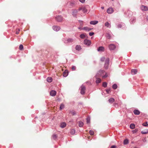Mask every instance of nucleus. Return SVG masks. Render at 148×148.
I'll return each mask as SVG.
<instances>
[{
    "label": "nucleus",
    "instance_id": "36",
    "mask_svg": "<svg viewBox=\"0 0 148 148\" xmlns=\"http://www.w3.org/2000/svg\"><path fill=\"white\" fill-rule=\"evenodd\" d=\"M87 123L88 124H89L90 123V119L89 117H88L87 119Z\"/></svg>",
    "mask_w": 148,
    "mask_h": 148
},
{
    "label": "nucleus",
    "instance_id": "20",
    "mask_svg": "<svg viewBox=\"0 0 148 148\" xmlns=\"http://www.w3.org/2000/svg\"><path fill=\"white\" fill-rule=\"evenodd\" d=\"M141 133L143 134H146L148 133V130L146 129L142 131Z\"/></svg>",
    "mask_w": 148,
    "mask_h": 148
},
{
    "label": "nucleus",
    "instance_id": "1",
    "mask_svg": "<svg viewBox=\"0 0 148 148\" xmlns=\"http://www.w3.org/2000/svg\"><path fill=\"white\" fill-rule=\"evenodd\" d=\"M105 71L103 70H100L97 73L96 75H95V77H100L102 76L105 73Z\"/></svg>",
    "mask_w": 148,
    "mask_h": 148
},
{
    "label": "nucleus",
    "instance_id": "13",
    "mask_svg": "<svg viewBox=\"0 0 148 148\" xmlns=\"http://www.w3.org/2000/svg\"><path fill=\"white\" fill-rule=\"evenodd\" d=\"M133 112L134 114L135 115H139L140 113V112L138 110H134Z\"/></svg>",
    "mask_w": 148,
    "mask_h": 148
},
{
    "label": "nucleus",
    "instance_id": "51",
    "mask_svg": "<svg viewBox=\"0 0 148 148\" xmlns=\"http://www.w3.org/2000/svg\"><path fill=\"white\" fill-rule=\"evenodd\" d=\"M116 146L115 145H113L111 147V148H116Z\"/></svg>",
    "mask_w": 148,
    "mask_h": 148
},
{
    "label": "nucleus",
    "instance_id": "37",
    "mask_svg": "<svg viewBox=\"0 0 148 148\" xmlns=\"http://www.w3.org/2000/svg\"><path fill=\"white\" fill-rule=\"evenodd\" d=\"M71 69L73 71L75 70L76 69V66H72L71 67Z\"/></svg>",
    "mask_w": 148,
    "mask_h": 148
},
{
    "label": "nucleus",
    "instance_id": "5",
    "mask_svg": "<svg viewBox=\"0 0 148 148\" xmlns=\"http://www.w3.org/2000/svg\"><path fill=\"white\" fill-rule=\"evenodd\" d=\"M140 9L142 11H147L148 10V7L147 6L141 5L140 7Z\"/></svg>",
    "mask_w": 148,
    "mask_h": 148
},
{
    "label": "nucleus",
    "instance_id": "27",
    "mask_svg": "<svg viewBox=\"0 0 148 148\" xmlns=\"http://www.w3.org/2000/svg\"><path fill=\"white\" fill-rule=\"evenodd\" d=\"M84 125V123H83L81 121H79V127H82Z\"/></svg>",
    "mask_w": 148,
    "mask_h": 148
},
{
    "label": "nucleus",
    "instance_id": "25",
    "mask_svg": "<svg viewBox=\"0 0 148 148\" xmlns=\"http://www.w3.org/2000/svg\"><path fill=\"white\" fill-rule=\"evenodd\" d=\"M105 75L104 74L102 76V77L103 79H105L108 76V74L105 72Z\"/></svg>",
    "mask_w": 148,
    "mask_h": 148
},
{
    "label": "nucleus",
    "instance_id": "19",
    "mask_svg": "<svg viewBox=\"0 0 148 148\" xmlns=\"http://www.w3.org/2000/svg\"><path fill=\"white\" fill-rule=\"evenodd\" d=\"M66 123L64 122H63L61 123L60 127L62 128H63L66 127Z\"/></svg>",
    "mask_w": 148,
    "mask_h": 148
},
{
    "label": "nucleus",
    "instance_id": "9",
    "mask_svg": "<svg viewBox=\"0 0 148 148\" xmlns=\"http://www.w3.org/2000/svg\"><path fill=\"white\" fill-rule=\"evenodd\" d=\"M53 29L56 31H58L60 29V27L58 26H55L53 27Z\"/></svg>",
    "mask_w": 148,
    "mask_h": 148
},
{
    "label": "nucleus",
    "instance_id": "35",
    "mask_svg": "<svg viewBox=\"0 0 148 148\" xmlns=\"http://www.w3.org/2000/svg\"><path fill=\"white\" fill-rule=\"evenodd\" d=\"M105 25L107 27H109L110 26V24L108 22H106L105 23Z\"/></svg>",
    "mask_w": 148,
    "mask_h": 148
},
{
    "label": "nucleus",
    "instance_id": "30",
    "mask_svg": "<svg viewBox=\"0 0 148 148\" xmlns=\"http://www.w3.org/2000/svg\"><path fill=\"white\" fill-rule=\"evenodd\" d=\"M112 87L113 89H115L117 88V86L116 84H114L113 85Z\"/></svg>",
    "mask_w": 148,
    "mask_h": 148
},
{
    "label": "nucleus",
    "instance_id": "43",
    "mask_svg": "<svg viewBox=\"0 0 148 148\" xmlns=\"http://www.w3.org/2000/svg\"><path fill=\"white\" fill-rule=\"evenodd\" d=\"M75 4V3L74 1L71 2V5L73 6V5H74Z\"/></svg>",
    "mask_w": 148,
    "mask_h": 148
},
{
    "label": "nucleus",
    "instance_id": "46",
    "mask_svg": "<svg viewBox=\"0 0 148 148\" xmlns=\"http://www.w3.org/2000/svg\"><path fill=\"white\" fill-rule=\"evenodd\" d=\"M53 137L54 139H55L57 138V136L56 135L54 134L53 136Z\"/></svg>",
    "mask_w": 148,
    "mask_h": 148
},
{
    "label": "nucleus",
    "instance_id": "11",
    "mask_svg": "<svg viewBox=\"0 0 148 148\" xmlns=\"http://www.w3.org/2000/svg\"><path fill=\"white\" fill-rule=\"evenodd\" d=\"M56 91L54 90H52L50 92V94L52 96H54L56 95Z\"/></svg>",
    "mask_w": 148,
    "mask_h": 148
},
{
    "label": "nucleus",
    "instance_id": "58",
    "mask_svg": "<svg viewBox=\"0 0 148 148\" xmlns=\"http://www.w3.org/2000/svg\"><path fill=\"white\" fill-rule=\"evenodd\" d=\"M60 75V74H57V75Z\"/></svg>",
    "mask_w": 148,
    "mask_h": 148
},
{
    "label": "nucleus",
    "instance_id": "18",
    "mask_svg": "<svg viewBox=\"0 0 148 148\" xmlns=\"http://www.w3.org/2000/svg\"><path fill=\"white\" fill-rule=\"evenodd\" d=\"M92 29L90 28L87 27H85L82 29L86 31H90Z\"/></svg>",
    "mask_w": 148,
    "mask_h": 148
},
{
    "label": "nucleus",
    "instance_id": "40",
    "mask_svg": "<svg viewBox=\"0 0 148 148\" xmlns=\"http://www.w3.org/2000/svg\"><path fill=\"white\" fill-rule=\"evenodd\" d=\"M19 49L20 50H21L23 49V46L22 45H21L19 46Z\"/></svg>",
    "mask_w": 148,
    "mask_h": 148
},
{
    "label": "nucleus",
    "instance_id": "7",
    "mask_svg": "<svg viewBox=\"0 0 148 148\" xmlns=\"http://www.w3.org/2000/svg\"><path fill=\"white\" fill-rule=\"evenodd\" d=\"M82 10L84 13H86L87 11V9L85 7H81L79 8V11Z\"/></svg>",
    "mask_w": 148,
    "mask_h": 148
},
{
    "label": "nucleus",
    "instance_id": "22",
    "mask_svg": "<svg viewBox=\"0 0 148 148\" xmlns=\"http://www.w3.org/2000/svg\"><path fill=\"white\" fill-rule=\"evenodd\" d=\"M75 49L76 50L79 51L81 49V48L80 45H77L76 46Z\"/></svg>",
    "mask_w": 148,
    "mask_h": 148
},
{
    "label": "nucleus",
    "instance_id": "2",
    "mask_svg": "<svg viewBox=\"0 0 148 148\" xmlns=\"http://www.w3.org/2000/svg\"><path fill=\"white\" fill-rule=\"evenodd\" d=\"M109 59L108 58L105 60L104 67L105 69H107L109 65Z\"/></svg>",
    "mask_w": 148,
    "mask_h": 148
},
{
    "label": "nucleus",
    "instance_id": "61",
    "mask_svg": "<svg viewBox=\"0 0 148 148\" xmlns=\"http://www.w3.org/2000/svg\"><path fill=\"white\" fill-rule=\"evenodd\" d=\"M112 0V1H113L114 0Z\"/></svg>",
    "mask_w": 148,
    "mask_h": 148
},
{
    "label": "nucleus",
    "instance_id": "47",
    "mask_svg": "<svg viewBox=\"0 0 148 148\" xmlns=\"http://www.w3.org/2000/svg\"><path fill=\"white\" fill-rule=\"evenodd\" d=\"M118 28H121L122 27V25L121 24H119L117 25Z\"/></svg>",
    "mask_w": 148,
    "mask_h": 148
},
{
    "label": "nucleus",
    "instance_id": "38",
    "mask_svg": "<svg viewBox=\"0 0 148 148\" xmlns=\"http://www.w3.org/2000/svg\"><path fill=\"white\" fill-rule=\"evenodd\" d=\"M16 34H18L19 33V32L20 31V29H16Z\"/></svg>",
    "mask_w": 148,
    "mask_h": 148
},
{
    "label": "nucleus",
    "instance_id": "21",
    "mask_svg": "<svg viewBox=\"0 0 148 148\" xmlns=\"http://www.w3.org/2000/svg\"><path fill=\"white\" fill-rule=\"evenodd\" d=\"M73 39L70 38L68 39L66 41H65V43H67L70 42H73Z\"/></svg>",
    "mask_w": 148,
    "mask_h": 148
},
{
    "label": "nucleus",
    "instance_id": "28",
    "mask_svg": "<svg viewBox=\"0 0 148 148\" xmlns=\"http://www.w3.org/2000/svg\"><path fill=\"white\" fill-rule=\"evenodd\" d=\"M106 36L107 38L108 39H110L111 38V36L109 33H107L106 34Z\"/></svg>",
    "mask_w": 148,
    "mask_h": 148
},
{
    "label": "nucleus",
    "instance_id": "50",
    "mask_svg": "<svg viewBox=\"0 0 148 148\" xmlns=\"http://www.w3.org/2000/svg\"><path fill=\"white\" fill-rule=\"evenodd\" d=\"M137 131H138V130L136 129L135 130H133L132 131V132L133 133H135L137 132Z\"/></svg>",
    "mask_w": 148,
    "mask_h": 148
},
{
    "label": "nucleus",
    "instance_id": "3",
    "mask_svg": "<svg viewBox=\"0 0 148 148\" xmlns=\"http://www.w3.org/2000/svg\"><path fill=\"white\" fill-rule=\"evenodd\" d=\"M81 91L80 93L82 95H83L85 93V90H86V88L84 85H82L81 87Z\"/></svg>",
    "mask_w": 148,
    "mask_h": 148
},
{
    "label": "nucleus",
    "instance_id": "44",
    "mask_svg": "<svg viewBox=\"0 0 148 148\" xmlns=\"http://www.w3.org/2000/svg\"><path fill=\"white\" fill-rule=\"evenodd\" d=\"M94 32H90L89 33V35L90 36H91L94 35Z\"/></svg>",
    "mask_w": 148,
    "mask_h": 148
},
{
    "label": "nucleus",
    "instance_id": "56",
    "mask_svg": "<svg viewBox=\"0 0 148 148\" xmlns=\"http://www.w3.org/2000/svg\"><path fill=\"white\" fill-rule=\"evenodd\" d=\"M114 104V105L115 106V105H116V104H116V103H115Z\"/></svg>",
    "mask_w": 148,
    "mask_h": 148
},
{
    "label": "nucleus",
    "instance_id": "32",
    "mask_svg": "<svg viewBox=\"0 0 148 148\" xmlns=\"http://www.w3.org/2000/svg\"><path fill=\"white\" fill-rule=\"evenodd\" d=\"M64 108V104L63 103H62L60 106V110H62V109Z\"/></svg>",
    "mask_w": 148,
    "mask_h": 148
},
{
    "label": "nucleus",
    "instance_id": "15",
    "mask_svg": "<svg viewBox=\"0 0 148 148\" xmlns=\"http://www.w3.org/2000/svg\"><path fill=\"white\" fill-rule=\"evenodd\" d=\"M68 74V71L65 70L63 73V76L64 77H66Z\"/></svg>",
    "mask_w": 148,
    "mask_h": 148
},
{
    "label": "nucleus",
    "instance_id": "45",
    "mask_svg": "<svg viewBox=\"0 0 148 148\" xmlns=\"http://www.w3.org/2000/svg\"><path fill=\"white\" fill-rule=\"evenodd\" d=\"M105 60V58H104V57H103V58H102L101 59V61L102 62H103Z\"/></svg>",
    "mask_w": 148,
    "mask_h": 148
},
{
    "label": "nucleus",
    "instance_id": "23",
    "mask_svg": "<svg viewBox=\"0 0 148 148\" xmlns=\"http://www.w3.org/2000/svg\"><path fill=\"white\" fill-rule=\"evenodd\" d=\"M135 125L134 123H132L130 125V128L132 129H133L135 128Z\"/></svg>",
    "mask_w": 148,
    "mask_h": 148
},
{
    "label": "nucleus",
    "instance_id": "52",
    "mask_svg": "<svg viewBox=\"0 0 148 148\" xmlns=\"http://www.w3.org/2000/svg\"><path fill=\"white\" fill-rule=\"evenodd\" d=\"M77 10H74V11L73 12V13L74 12H75V13H77Z\"/></svg>",
    "mask_w": 148,
    "mask_h": 148
},
{
    "label": "nucleus",
    "instance_id": "16",
    "mask_svg": "<svg viewBox=\"0 0 148 148\" xmlns=\"http://www.w3.org/2000/svg\"><path fill=\"white\" fill-rule=\"evenodd\" d=\"M131 72L132 74L134 75L136 74L137 71L136 69H133L131 70Z\"/></svg>",
    "mask_w": 148,
    "mask_h": 148
},
{
    "label": "nucleus",
    "instance_id": "31",
    "mask_svg": "<svg viewBox=\"0 0 148 148\" xmlns=\"http://www.w3.org/2000/svg\"><path fill=\"white\" fill-rule=\"evenodd\" d=\"M75 131L74 129H73L71 130L70 133L71 134L73 135L75 133Z\"/></svg>",
    "mask_w": 148,
    "mask_h": 148
},
{
    "label": "nucleus",
    "instance_id": "8",
    "mask_svg": "<svg viewBox=\"0 0 148 148\" xmlns=\"http://www.w3.org/2000/svg\"><path fill=\"white\" fill-rule=\"evenodd\" d=\"M56 19L57 21L60 22L62 21L63 18L61 16H59L56 17Z\"/></svg>",
    "mask_w": 148,
    "mask_h": 148
},
{
    "label": "nucleus",
    "instance_id": "6",
    "mask_svg": "<svg viewBox=\"0 0 148 148\" xmlns=\"http://www.w3.org/2000/svg\"><path fill=\"white\" fill-rule=\"evenodd\" d=\"M91 43V42L87 39L85 40L84 41V44L87 45H90Z\"/></svg>",
    "mask_w": 148,
    "mask_h": 148
},
{
    "label": "nucleus",
    "instance_id": "55",
    "mask_svg": "<svg viewBox=\"0 0 148 148\" xmlns=\"http://www.w3.org/2000/svg\"><path fill=\"white\" fill-rule=\"evenodd\" d=\"M146 18H147V20L148 21V16Z\"/></svg>",
    "mask_w": 148,
    "mask_h": 148
},
{
    "label": "nucleus",
    "instance_id": "42",
    "mask_svg": "<svg viewBox=\"0 0 148 148\" xmlns=\"http://www.w3.org/2000/svg\"><path fill=\"white\" fill-rule=\"evenodd\" d=\"M143 125L144 126H147L148 125V124H147V122H146V123H143Z\"/></svg>",
    "mask_w": 148,
    "mask_h": 148
},
{
    "label": "nucleus",
    "instance_id": "29",
    "mask_svg": "<svg viewBox=\"0 0 148 148\" xmlns=\"http://www.w3.org/2000/svg\"><path fill=\"white\" fill-rule=\"evenodd\" d=\"M128 143V140L127 139H125L123 142V143L124 145H126Z\"/></svg>",
    "mask_w": 148,
    "mask_h": 148
},
{
    "label": "nucleus",
    "instance_id": "39",
    "mask_svg": "<svg viewBox=\"0 0 148 148\" xmlns=\"http://www.w3.org/2000/svg\"><path fill=\"white\" fill-rule=\"evenodd\" d=\"M85 35L83 34H82L80 35V37L81 38H84L85 37Z\"/></svg>",
    "mask_w": 148,
    "mask_h": 148
},
{
    "label": "nucleus",
    "instance_id": "49",
    "mask_svg": "<svg viewBox=\"0 0 148 148\" xmlns=\"http://www.w3.org/2000/svg\"><path fill=\"white\" fill-rule=\"evenodd\" d=\"M85 0H79V1L82 3H84L85 2Z\"/></svg>",
    "mask_w": 148,
    "mask_h": 148
},
{
    "label": "nucleus",
    "instance_id": "41",
    "mask_svg": "<svg viewBox=\"0 0 148 148\" xmlns=\"http://www.w3.org/2000/svg\"><path fill=\"white\" fill-rule=\"evenodd\" d=\"M106 91L107 93L109 94L110 92V89H107L106 90Z\"/></svg>",
    "mask_w": 148,
    "mask_h": 148
},
{
    "label": "nucleus",
    "instance_id": "26",
    "mask_svg": "<svg viewBox=\"0 0 148 148\" xmlns=\"http://www.w3.org/2000/svg\"><path fill=\"white\" fill-rule=\"evenodd\" d=\"M52 81V79L51 77H48L47 78V81L49 82H51Z\"/></svg>",
    "mask_w": 148,
    "mask_h": 148
},
{
    "label": "nucleus",
    "instance_id": "14",
    "mask_svg": "<svg viewBox=\"0 0 148 148\" xmlns=\"http://www.w3.org/2000/svg\"><path fill=\"white\" fill-rule=\"evenodd\" d=\"M98 23V21H92L90 22V24L91 25H95Z\"/></svg>",
    "mask_w": 148,
    "mask_h": 148
},
{
    "label": "nucleus",
    "instance_id": "4",
    "mask_svg": "<svg viewBox=\"0 0 148 148\" xmlns=\"http://www.w3.org/2000/svg\"><path fill=\"white\" fill-rule=\"evenodd\" d=\"M108 47L110 50H114L115 49L116 47L114 45L111 44L108 45Z\"/></svg>",
    "mask_w": 148,
    "mask_h": 148
},
{
    "label": "nucleus",
    "instance_id": "10",
    "mask_svg": "<svg viewBox=\"0 0 148 148\" xmlns=\"http://www.w3.org/2000/svg\"><path fill=\"white\" fill-rule=\"evenodd\" d=\"M107 12L109 14H111L113 12V10L112 8H109L107 10Z\"/></svg>",
    "mask_w": 148,
    "mask_h": 148
},
{
    "label": "nucleus",
    "instance_id": "12",
    "mask_svg": "<svg viewBox=\"0 0 148 148\" xmlns=\"http://www.w3.org/2000/svg\"><path fill=\"white\" fill-rule=\"evenodd\" d=\"M97 51H104V48L102 46L100 47L97 49Z\"/></svg>",
    "mask_w": 148,
    "mask_h": 148
},
{
    "label": "nucleus",
    "instance_id": "59",
    "mask_svg": "<svg viewBox=\"0 0 148 148\" xmlns=\"http://www.w3.org/2000/svg\"><path fill=\"white\" fill-rule=\"evenodd\" d=\"M60 75V74H57V75Z\"/></svg>",
    "mask_w": 148,
    "mask_h": 148
},
{
    "label": "nucleus",
    "instance_id": "34",
    "mask_svg": "<svg viewBox=\"0 0 148 148\" xmlns=\"http://www.w3.org/2000/svg\"><path fill=\"white\" fill-rule=\"evenodd\" d=\"M89 134H90L91 135H94V132L92 130H90L89 131Z\"/></svg>",
    "mask_w": 148,
    "mask_h": 148
},
{
    "label": "nucleus",
    "instance_id": "48",
    "mask_svg": "<svg viewBox=\"0 0 148 148\" xmlns=\"http://www.w3.org/2000/svg\"><path fill=\"white\" fill-rule=\"evenodd\" d=\"M71 113L73 115H74L75 114V111H72L71 112Z\"/></svg>",
    "mask_w": 148,
    "mask_h": 148
},
{
    "label": "nucleus",
    "instance_id": "33",
    "mask_svg": "<svg viewBox=\"0 0 148 148\" xmlns=\"http://www.w3.org/2000/svg\"><path fill=\"white\" fill-rule=\"evenodd\" d=\"M102 86L103 87L106 88L107 86V83L106 82H104L103 83Z\"/></svg>",
    "mask_w": 148,
    "mask_h": 148
},
{
    "label": "nucleus",
    "instance_id": "24",
    "mask_svg": "<svg viewBox=\"0 0 148 148\" xmlns=\"http://www.w3.org/2000/svg\"><path fill=\"white\" fill-rule=\"evenodd\" d=\"M114 101H115L114 99L112 98H110L108 100V101H109V102L110 103H112L114 102Z\"/></svg>",
    "mask_w": 148,
    "mask_h": 148
},
{
    "label": "nucleus",
    "instance_id": "53",
    "mask_svg": "<svg viewBox=\"0 0 148 148\" xmlns=\"http://www.w3.org/2000/svg\"><path fill=\"white\" fill-rule=\"evenodd\" d=\"M135 18H133V21H135Z\"/></svg>",
    "mask_w": 148,
    "mask_h": 148
},
{
    "label": "nucleus",
    "instance_id": "57",
    "mask_svg": "<svg viewBox=\"0 0 148 148\" xmlns=\"http://www.w3.org/2000/svg\"><path fill=\"white\" fill-rule=\"evenodd\" d=\"M60 75V74H57V75Z\"/></svg>",
    "mask_w": 148,
    "mask_h": 148
},
{
    "label": "nucleus",
    "instance_id": "60",
    "mask_svg": "<svg viewBox=\"0 0 148 148\" xmlns=\"http://www.w3.org/2000/svg\"><path fill=\"white\" fill-rule=\"evenodd\" d=\"M134 148H137V147H134Z\"/></svg>",
    "mask_w": 148,
    "mask_h": 148
},
{
    "label": "nucleus",
    "instance_id": "54",
    "mask_svg": "<svg viewBox=\"0 0 148 148\" xmlns=\"http://www.w3.org/2000/svg\"><path fill=\"white\" fill-rule=\"evenodd\" d=\"M101 8L102 9H103L104 8V7H101Z\"/></svg>",
    "mask_w": 148,
    "mask_h": 148
},
{
    "label": "nucleus",
    "instance_id": "17",
    "mask_svg": "<svg viewBox=\"0 0 148 148\" xmlns=\"http://www.w3.org/2000/svg\"><path fill=\"white\" fill-rule=\"evenodd\" d=\"M96 78V82L97 84H98L101 82V79L99 77H95Z\"/></svg>",
    "mask_w": 148,
    "mask_h": 148
}]
</instances>
